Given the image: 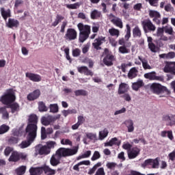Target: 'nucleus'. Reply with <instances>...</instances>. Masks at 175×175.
Returning a JSON list of instances; mask_svg holds the SVG:
<instances>
[{
	"mask_svg": "<svg viewBox=\"0 0 175 175\" xmlns=\"http://www.w3.org/2000/svg\"><path fill=\"white\" fill-rule=\"evenodd\" d=\"M79 149L75 148L74 149L69 148H59L53 154L50 160V163L52 166H57L61 163V158H66V157H72L76 155Z\"/></svg>",
	"mask_w": 175,
	"mask_h": 175,
	"instance_id": "f257e3e1",
	"label": "nucleus"
},
{
	"mask_svg": "<svg viewBox=\"0 0 175 175\" xmlns=\"http://www.w3.org/2000/svg\"><path fill=\"white\" fill-rule=\"evenodd\" d=\"M78 29L79 31V40L81 43H84L87 40L88 38H90L91 33V26L79 23L77 25Z\"/></svg>",
	"mask_w": 175,
	"mask_h": 175,
	"instance_id": "f03ea898",
	"label": "nucleus"
},
{
	"mask_svg": "<svg viewBox=\"0 0 175 175\" xmlns=\"http://www.w3.org/2000/svg\"><path fill=\"white\" fill-rule=\"evenodd\" d=\"M15 101L16 94L12 89L7 90V92L1 96V103L5 105V106H8L11 105V103H14Z\"/></svg>",
	"mask_w": 175,
	"mask_h": 175,
	"instance_id": "7ed1b4c3",
	"label": "nucleus"
},
{
	"mask_svg": "<svg viewBox=\"0 0 175 175\" xmlns=\"http://www.w3.org/2000/svg\"><path fill=\"white\" fill-rule=\"evenodd\" d=\"M103 64L106 65V66H113V62L114 61V56L111 51L109 50V49L105 48L104 49V52L103 53Z\"/></svg>",
	"mask_w": 175,
	"mask_h": 175,
	"instance_id": "20e7f679",
	"label": "nucleus"
},
{
	"mask_svg": "<svg viewBox=\"0 0 175 175\" xmlns=\"http://www.w3.org/2000/svg\"><path fill=\"white\" fill-rule=\"evenodd\" d=\"M150 90L152 91L153 94H156L157 95L163 94V92H165L167 95H170V91L167 90V88L159 83H152L150 86Z\"/></svg>",
	"mask_w": 175,
	"mask_h": 175,
	"instance_id": "39448f33",
	"label": "nucleus"
},
{
	"mask_svg": "<svg viewBox=\"0 0 175 175\" xmlns=\"http://www.w3.org/2000/svg\"><path fill=\"white\" fill-rule=\"evenodd\" d=\"M25 132L27 137L35 140L38 135V125L27 124Z\"/></svg>",
	"mask_w": 175,
	"mask_h": 175,
	"instance_id": "423d86ee",
	"label": "nucleus"
},
{
	"mask_svg": "<svg viewBox=\"0 0 175 175\" xmlns=\"http://www.w3.org/2000/svg\"><path fill=\"white\" fill-rule=\"evenodd\" d=\"M142 25L145 33H148V32H154V31L157 29L155 25H154L150 19H146L142 21Z\"/></svg>",
	"mask_w": 175,
	"mask_h": 175,
	"instance_id": "0eeeda50",
	"label": "nucleus"
},
{
	"mask_svg": "<svg viewBox=\"0 0 175 175\" xmlns=\"http://www.w3.org/2000/svg\"><path fill=\"white\" fill-rule=\"evenodd\" d=\"M64 39L67 40V42L76 40V39H77V31L74 28H68L64 35Z\"/></svg>",
	"mask_w": 175,
	"mask_h": 175,
	"instance_id": "6e6552de",
	"label": "nucleus"
},
{
	"mask_svg": "<svg viewBox=\"0 0 175 175\" xmlns=\"http://www.w3.org/2000/svg\"><path fill=\"white\" fill-rule=\"evenodd\" d=\"M20 159L25 161L27 159V154L24 153H19L18 152H13L8 159L9 162H18Z\"/></svg>",
	"mask_w": 175,
	"mask_h": 175,
	"instance_id": "1a4fd4ad",
	"label": "nucleus"
},
{
	"mask_svg": "<svg viewBox=\"0 0 175 175\" xmlns=\"http://www.w3.org/2000/svg\"><path fill=\"white\" fill-rule=\"evenodd\" d=\"M142 167H146V166H152V169H158L159 167V160H158V158L154 159H146L142 164Z\"/></svg>",
	"mask_w": 175,
	"mask_h": 175,
	"instance_id": "9d476101",
	"label": "nucleus"
},
{
	"mask_svg": "<svg viewBox=\"0 0 175 175\" xmlns=\"http://www.w3.org/2000/svg\"><path fill=\"white\" fill-rule=\"evenodd\" d=\"M149 17L153 18V23H155L157 25L161 24V14L157 10H149Z\"/></svg>",
	"mask_w": 175,
	"mask_h": 175,
	"instance_id": "9b49d317",
	"label": "nucleus"
},
{
	"mask_svg": "<svg viewBox=\"0 0 175 175\" xmlns=\"http://www.w3.org/2000/svg\"><path fill=\"white\" fill-rule=\"evenodd\" d=\"M163 121L167 122L168 126H175V115L174 114H167L163 116Z\"/></svg>",
	"mask_w": 175,
	"mask_h": 175,
	"instance_id": "f8f14e48",
	"label": "nucleus"
},
{
	"mask_svg": "<svg viewBox=\"0 0 175 175\" xmlns=\"http://www.w3.org/2000/svg\"><path fill=\"white\" fill-rule=\"evenodd\" d=\"M105 42H106V37L99 36L94 40V42L92 43V46L95 50H101L102 47H100V46H102Z\"/></svg>",
	"mask_w": 175,
	"mask_h": 175,
	"instance_id": "ddd939ff",
	"label": "nucleus"
},
{
	"mask_svg": "<svg viewBox=\"0 0 175 175\" xmlns=\"http://www.w3.org/2000/svg\"><path fill=\"white\" fill-rule=\"evenodd\" d=\"M165 73H172L175 75V62H168L163 68Z\"/></svg>",
	"mask_w": 175,
	"mask_h": 175,
	"instance_id": "4468645a",
	"label": "nucleus"
},
{
	"mask_svg": "<svg viewBox=\"0 0 175 175\" xmlns=\"http://www.w3.org/2000/svg\"><path fill=\"white\" fill-rule=\"evenodd\" d=\"M25 76L29 79V80H31V81H33L34 83H39V81H42V77L38 74L26 72Z\"/></svg>",
	"mask_w": 175,
	"mask_h": 175,
	"instance_id": "2eb2a0df",
	"label": "nucleus"
},
{
	"mask_svg": "<svg viewBox=\"0 0 175 175\" xmlns=\"http://www.w3.org/2000/svg\"><path fill=\"white\" fill-rule=\"evenodd\" d=\"M140 154V148L133 147L128 151V157L129 159H135Z\"/></svg>",
	"mask_w": 175,
	"mask_h": 175,
	"instance_id": "dca6fc26",
	"label": "nucleus"
},
{
	"mask_svg": "<svg viewBox=\"0 0 175 175\" xmlns=\"http://www.w3.org/2000/svg\"><path fill=\"white\" fill-rule=\"evenodd\" d=\"M37 152L39 155H49L51 152L46 145H38L37 146Z\"/></svg>",
	"mask_w": 175,
	"mask_h": 175,
	"instance_id": "f3484780",
	"label": "nucleus"
},
{
	"mask_svg": "<svg viewBox=\"0 0 175 175\" xmlns=\"http://www.w3.org/2000/svg\"><path fill=\"white\" fill-rule=\"evenodd\" d=\"M40 96V90H36L33 92H31L27 96V100L29 101L36 100V99H38Z\"/></svg>",
	"mask_w": 175,
	"mask_h": 175,
	"instance_id": "a211bd4d",
	"label": "nucleus"
},
{
	"mask_svg": "<svg viewBox=\"0 0 175 175\" xmlns=\"http://www.w3.org/2000/svg\"><path fill=\"white\" fill-rule=\"evenodd\" d=\"M77 70L79 73H83L85 76H94V72L85 66L78 67Z\"/></svg>",
	"mask_w": 175,
	"mask_h": 175,
	"instance_id": "6ab92c4d",
	"label": "nucleus"
},
{
	"mask_svg": "<svg viewBox=\"0 0 175 175\" xmlns=\"http://www.w3.org/2000/svg\"><path fill=\"white\" fill-rule=\"evenodd\" d=\"M44 172V166L38 167H31L29 170L30 175H40Z\"/></svg>",
	"mask_w": 175,
	"mask_h": 175,
	"instance_id": "aec40b11",
	"label": "nucleus"
},
{
	"mask_svg": "<svg viewBox=\"0 0 175 175\" xmlns=\"http://www.w3.org/2000/svg\"><path fill=\"white\" fill-rule=\"evenodd\" d=\"M129 90V85L125 83H121L119 85L118 94V95H122V94H126Z\"/></svg>",
	"mask_w": 175,
	"mask_h": 175,
	"instance_id": "412c9836",
	"label": "nucleus"
},
{
	"mask_svg": "<svg viewBox=\"0 0 175 175\" xmlns=\"http://www.w3.org/2000/svg\"><path fill=\"white\" fill-rule=\"evenodd\" d=\"M144 77L148 80H162L161 77L157 76V72L154 71L144 74Z\"/></svg>",
	"mask_w": 175,
	"mask_h": 175,
	"instance_id": "4be33fe9",
	"label": "nucleus"
},
{
	"mask_svg": "<svg viewBox=\"0 0 175 175\" xmlns=\"http://www.w3.org/2000/svg\"><path fill=\"white\" fill-rule=\"evenodd\" d=\"M39 121V118L35 113H31L29 116L28 123L31 125H38V122Z\"/></svg>",
	"mask_w": 175,
	"mask_h": 175,
	"instance_id": "5701e85b",
	"label": "nucleus"
},
{
	"mask_svg": "<svg viewBox=\"0 0 175 175\" xmlns=\"http://www.w3.org/2000/svg\"><path fill=\"white\" fill-rule=\"evenodd\" d=\"M1 16L3 17V20L6 21L8 20V17H12V11H10V9H8L7 10H5V8H1L0 9Z\"/></svg>",
	"mask_w": 175,
	"mask_h": 175,
	"instance_id": "b1692460",
	"label": "nucleus"
},
{
	"mask_svg": "<svg viewBox=\"0 0 175 175\" xmlns=\"http://www.w3.org/2000/svg\"><path fill=\"white\" fill-rule=\"evenodd\" d=\"M137 73H139V70L135 67H133L129 71L127 77L130 80H132L136 77H137Z\"/></svg>",
	"mask_w": 175,
	"mask_h": 175,
	"instance_id": "393cba45",
	"label": "nucleus"
},
{
	"mask_svg": "<svg viewBox=\"0 0 175 175\" xmlns=\"http://www.w3.org/2000/svg\"><path fill=\"white\" fill-rule=\"evenodd\" d=\"M81 165H85V166H90V165H91V161H90V160H84L80 161L73 166V170H75L76 172H80L79 166H81Z\"/></svg>",
	"mask_w": 175,
	"mask_h": 175,
	"instance_id": "a878e982",
	"label": "nucleus"
},
{
	"mask_svg": "<svg viewBox=\"0 0 175 175\" xmlns=\"http://www.w3.org/2000/svg\"><path fill=\"white\" fill-rule=\"evenodd\" d=\"M18 25H20V22H18L17 19H8V23H7V27H8V28H17Z\"/></svg>",
	"mask_w": 175,
	"mask_h": 175,
	"instance_id": "bb28decb",
	"label": "nucleus"
},
{
	"mask_svg": "<svg viewBox=\"0 0 175 175\" xmlns=\"http://www.w3.org/2000/svg\"><path fill=\"white\" fill-rule=\"evenodd\" d=\"M34 141L35 139L33 138L27 137V140L23 141L19 146L21 148H27V147H29L30 144H32V142Z\"/></svg>",
	"mask_w": 175,
	"mask_h": 175,
	"instance_id": "cd10ccee",
	"label": "nucleus"
},
{
	"mask_svg": "<svg viewBox=\"0 0 175 175\" xmlns=\"http://www.w3.org/2000/svg\"><path fill=\"white\" fill-rule=\"evenodd\" d=\"M121 142L117 137L112 138L109 142L105 144V147H113V146H120Z\"/></svg>",
	"mask_w": 175,
	"mask_h": 175,
	"instance_id": "c85d7f7f",
	"label": "nucleus"
},
{
	"mask_svg": "<svg viewBox=\"0 0 175 175\" xmlns=\"http://www.w3.org/2000/svg\"><path fill=\"white\" fill-rule=\"evenodd\" d=\"M111 23L118 27V28L122 29L124 28V25L122 24V20L120 18H115L111 19Z\"/></svg>",
	"mask_w": 175,
	"mask_h": 175,
	"instance_id": "c756f323",
	"label": "nucleus"
},
{
	"mask_svg": "<svg viewBox=\"0 0 175 175\" xmlns=\"http://www.w3.org/2000/svg\"><path fill=\"white\" fill-rule=\"evenodd\" d=\"M90 17L92 20H98V18H100V17H102V12H100L98 10H94L91 12Z\"/></svg>",
	"mask_w": 175,
	"mask_h": 175,
	"instance_id": "7c9ffc66",
	"label": "nucleus"
},
{
	"mask_svg": "<svg viewBox=\"0 0 175 175\" xmlns=\"http://www.w3.org/2000/svg\"><path fill=\"white\" fill-rule=\"evenodd\" d=\"M8 109H11V112L12 113H16V111H19L20 105L17 103H12L7 106Z\"/></svg>",
	"mask_w": 175,
	"mask_h": 175,
	"instance_id": "2f4dec72",
	"label": "nucleus"
},
{
	"mask_svg": "<svg viewBox=\"0 0 175 175\" xmlns=\"http://www.w3.org/2000/svg\"><path fill=\"white\" fill-rule=\"evenodd\" d=\"M8 107H0V114H2V118L3 120H9V112H8Z\"/></svg>",
	"mask_w": 175,
	"mask_h": 175,
	"instance_id": "473e14b6",
	"label": "nucleus"
},
{
	"mask_svg": "<svg viewBox=\"0 0 175 175\" xmlns=\"http://www.w3.org/2000/svg\"><path fill=\"white\" fill-rule=\"evenodd\" d=\"M144 85L143 80L139 79L137 82H135L132 84V88L134 91H139V88H142Z\"/></svg>",
	"mask_w": 175,
	"mask_h": 175,
	"instance_id": "72a5a7b5",
	"label": "nucleus"
},
{
	"mask_svg": "<svg viewBox=\"0 0 175 175\" xmlns=\"http://www.w3.org/2000/svg\"><path fill=\"white\" fill-rule=\"evenodd\" d=\"M138 59H139V61H141L142 66L145 70H147V69H152L151 66L148 64V61L146 60V58L143 59L142 58V57L138 56Z\"/></svg>",
	"mask_w": 175,
	"mask_h": 175,
	"instance_id": "f704fd0d",
	"label": "nucleus"
},
{
	"mask_svg": "<svg viewBox=\"0 0 175 175\" xmlns=\"http://www.w3.org/2000/svg\"><path fill=\"white\" fill-rule=\"evenodd\" d=\"M124 124L128 129V132H133L135 131V127L133 126V121L131 120H126Z\"/></svg>",
	"mask_w": 175,
	"mask_h": 175,
	"instance_id": "c9c22d12",
	"label": "nucleus"
},
{
	"mask_svg": "<svg viewBox=\"0 0 175 175\" xmlns=\"http://www.w3.org/2000/svg\"><path fill=\"white\" fill-rule=\"evenodd\" d=\"M133 38H142V30L139 26H136L133 29Z\"/></svg>",
	"mask_w": 175,
	"mask_h": 175,
	"instance_id": "e433bc0d",
	"label": "nucleus"
},
{
	"mask_svg": "<svg viewBox=\"0 0 175 175\" xmlns=\"http://www.w3.org/2000/svg\"><path fill=\"white\" fill-rule=\"evenodd\" d=\"M75 96H88V92L84 90H77L75 91Z\"/></svg>",
	"mask_w": 175,
	"mask_h": 175,
	"instance_id": "4c0bfd02",
	"label": "nucleus"
},
{
	"mask_svg": "<svg viewBox=\"0 0 175 175\" xmlns=\"http://www.w3.org/2000/svg\"><path fill=\"white\" fill-rule=\"evenodd\" d=\"M44 172L45 174L49 173V175H54L56 173L55 170L51 169L49 165L44 166Z\"/></svg>",
	"mask_w": 175,
	"mask_h": 175,
	"instance_id": "58836bf2",
	"label": "nucleus"
},
{
	"mask_svg": "<svg viewBox=\"0 0 175 175\" xmlns=\"http://www.w3.org/2000/svg\"><path fill=\"white\" fill-rule=\"evenodd\" d=\"M109 33L111 36H116V38H118V36H120V30L112 27L109 29Z\"/></svg>",
	"mask_w": 175,
	"mask_h": 175,
	"instance_id": "ea45409f",
	"label": "nucleus"
},
{
	"mask_svg": "<svg viewBox=\"0 0 175 175\" xmlns=\"http://www.w3.org/2000/svg\"><path fill=\"white\" fill-rule=\"evenodd\" d=\"M81 5V3H80L79 2H77L73 4H66V8H67V9H72V10L79 9Z\"/></svg>",
	"mask_w": 175,
	"mask_h": 175,
	"instance_id": "a19ab883",
	"label": "nucleus"
},
{
	"mask_svg": "<svg viewBox=\"0 0 175 175\" xmlns=\"http://www.w3.org/2000/svg\"><path fill=\"white\" fill-rule=\"evenodd\" d=\"M49 152H51V148H54L55 146H57V142L54 141H49L46 142V145H45Z\"/></svg>",
	"mask_w": 175,
	"mask_h": 175,
	"instance_id": "79ce46f5",
	"label": "nucleus"
},
{
	"mask_svg": "<svg viewBox=\"0 0 175 175\" xmlns=\"http://www.w3.org/2000/svg\"><path fill=\"white\" fill-rule=\"evenodd\" d=\"M38 110L39 111L43 112V111H47L49 109L46 106V104L43 103V101H40L38 103Z\"/></svg>",
	"mask_w": 175,
	"mask_h": 175,
	"instance_id": "37998d69",
	"label": "nucleus"
},
{
	"mask_svg": "<svg viewBox=\"0 0 175 175\" xmlns=\"http://www.w3.org/2000/svg\"><path fill=\"white\" fill-rule=\"evenodd\" d=\"M107 135H109V131L107 129H105L103 131L99 132V139L100 140H103L105 137H107Z\"/></svg>",
	"mask_w": 175,
	"mask_h": 175,
	"instance_id": "c03bdc74",
	"label": "nucleus"
},
{
	"mask_svg": "<svg viewBox=\"0 0 175 175\" xmlns=\"http://www.w3.org/2000/svg\"><path fill=\"white\" fill-rule=\"evenodd\" d=\"M77 110L75 109L63 111V116H64V117H68L69 114H77Z\"/></svg>",
	"mask_w": 175,
	"mask_h": 175,
	"instance_id": "a18cd8bd",
	"label": "nucleus"
},
{
	"mask_svg": "<svg viewBox=\"0 0 175 175\" xmlns=\"http://www.w3.org/2000/svg\"><path fill=\"white\" fill-rule=\"evenodd\" d=\"M10 129V127L6 124H3L0 126V135H3V133H6Z\"/></svg>",
	"mask_w": 175,
	"mask_h": 175,
	"instance_id": "49530a36",
	"label": "nucleus"
},
{
	"mask_svg": "<svg viewBox=\"0 0 175 175\" xmlns=\"http://www.w3.org/2000/svg\"><path fill=\"white\" fill-rule=\"evenodd\" d=\"M118 51L120 54H128L130 51L126 48V46H125V45H122L119 47Z\"/></svg>",
	"mask_w": 175,
	"mask_h": 175,
	"instance_id": "de8ad7c7",
	"label": "nucleus"
},
{
	"mask_svg": "<svg viewBox=\"0 0 175 175\" xmlns=\"http://www.w3.org/2000/svg\"><path fill=\"white\" fill-rule=\"evenodd\" d=\"M126 35L124 36V38L126 39V40H129V38H131V26L127 24L126 25Z\"/></svg>",
	"mask_w": 175,
	"mask_h": 175,
	"instance_id": "09e8293b",
	"label": "nucleus"
},
{
	"mask_svg": "<svg viewBox=\"0 0 175 175\" xmlns=\"http://www.w3.org/2000/svg\"><path fill=\"white\" fill-rule=\"evenodd\" d=\"M25 170H27V167L22 165L18 170H16L17 175H23L25 174Z\"/></svg>",
	"mask_w": 175,
	"mask_h": 175,
	"instance_id": "8fccbe9b",
	"label": "nucleus"
},
{
	"mask_svg": "<svg viewBox=\"0 0 175 175\" xmlns=\"http://www.w3.org/2000/svg\"><path fill=\"white\" fill-rule=\"evenodd\" d=\"M9 144H17L18 143V137H10L8 139Z\"/></svg>",
	"mask_w": 175,
	"mask_h": 175,
	"instance_id": "3c124183",
	"label": "nucleus"
},
{
	"mask_svg": "<svg viewBox=\"0 0 175 175\" xmlns=\"http://www.w3.org/2000/svg\"><path fill=\"white\" fill-rule=\"evenodd\" d=\"M50 111H51V113H58V105L57 104H51L50 105Z\"/></svg>",
	"mask_w": 175,
	"mask_h": 175,
	"instance_id": "603ef678",
	"label": "nucleus"
},
{
	"mask_svg": "<svg viewBox=\"0 0 175 175\" xmlns=\"http://www.w3.org/2000/svg\"><path fill=\"white\" fill-rule=\"evenodd\" d=\"M51 122V120H49L48 118L42 117L41 118V123L42 125H44L45 126H47V125H50Z\"/></svg>",
	"mask_w": 175,
	"mask_h": 175,
	"instance_id": "864d4df0",
	"label": "nucleus"
},
{
	"mask_svg": "<svg viewBox=\"0 0 175 175\" xmlns=\"http://www.w3.org/2000/svg\"><path fill=\"white\" fill-rule=\"evenodd\" d=\"M100 158V153L98 151H94L93 156L91 158V161H96Z\"/></svg>",
	"mask_w": 175,
	"mask_h": 175,
	"instance_id": "5fc2aeb1",
	"label": "nucleus"
},
{
	"mask_svg": "<svg viewBox=\"0 0 175 175\" xmlns=\"http://www.w3.org/2000/svg\"><path fill=\"white\" fill-rule=\"evenodd\" d=\"M164 32H165V33H168V35H172L173 28L170 26H165L164 27Z\"/></svg>",
	"mask_w": 175,
	"mask_h": 175,
	"instance_id": "6e6d98bb",
	"label": "nucleus"
},
{
	"mask_svg": "<svg viewBox=\"0 0 175 175\" xmlns=\"http://www.w3.org/2000/svg\"><path fill=\"white\" fill-rule=\"evenodd\" d=\"M148 49H150L152 53H157V46L155 44H154V42L148 44Z\"/></svg>",
	"mask_w": 175,
	"mask_h": 175,
	"instance_id": "4d7b16f0",
	"label": "nucleus"
},
{
	"mask_svg": "<svg viewBox=\"0 0 175 175\" xmlns=\"http://www.w3.org/2000/svg\"><path fill=\"white\" fill-rule=\"evenodd\" d=\"M61 144L63 146H72V141H70L69 139H63L61 140Z\"/></svg>",
	"mask_w": 175,
	"mask_h": 175,
	"instance_id": "13d9d810",
	"label": "nucleus"
},
{
	"mask_svg": "<svg viewBox=\"0 0 175 175\" xmlns=\"http://www.w3.org/2000/svg\"><path fill=\"white\" fill-rule=\"evenodd\" d=\"M94 175H106V172H105V168L103 167L98 168Z\"/></svg>",
	"mask_w": 175,
	"mask_h": 175,
	"instance_id": "bf43d9fd",
	"label": "nucleus"
},
{
	"mask_svg": "<svg viewBox=\"0 0 175 175\" xmlns=\"http://www.w3.org/2000/svg\"><path fill=\"white\" fill-rule=\"evenodd\" d=\"M23 4H24V1H23V0H15L14 8L16 9H18L19 8V6H21Z\"/></svg>",
	"mask_w": 175,
	"mask_h": 175,
	"instance_id": "052dcab7",
	"label": "nucleus"
},
{
	"mask_svg": "<svg viewBox=\"0 0 175 175\" xmlns=\"http://www.w3.org/2000/svg\"><path fill=\"white\" fill-rule=\"evenodd\" d=\"M116 166H117V163H116L114 162H111V163H107V169L114 170V168L116 167Z\"/></svg>",
	"mask_w": 175,
	"mask_h": 175,
	"instance_id": "680f3d73",
	"label": "nucleus"
},
{
	"mask_svg": "<svg viewBox=\"0 0 175 175\" xmlns=\"http://www.w3.org/2000/svg\"><path fill=\"white\" fill-rule=\"evenodd\" d=\"M158 1L159 0H146V2H149L150 6H158Z\"/></svg>",
	"mask_w": 175,
	"mask_h": 175,
	"instance_id": "e2e57ef3",
	"label": "nucleus"
},
{
	"mask_svg": "<svg viewBox=\"0 0 175 175\" xmlns=\"http://www.w3.org/2000/svg\"><path fill=\"white\" fill-rule=\"evenodd\" d=\"M81 53V51L79 49L77 48L72 51V55L74 57H79Z\"/></svg>",
	"mask_w": 175,
	"mask_h": 175,
	"instance_id": "0e129e2a",
	"label": "nucleus"
},
{
	"mask_svg": "<svg viewBox=\"0 0 175 175\" xmlns=\"http://www.w3.org/2000/svg\"><path fill=\"white\" fill-rule=\"evenodd\" d=\"M164 9L165 12H173L174 10V8L172 7V4L169 3L165 5Z\"/></svg>",
	"mask_w": 175,
	"mask_h": 175,
	"instance_id": "69168bd1",
	"label": "nucleus"
},
{
	"mask_svg": "<svg viewBox=\"0 0 175 175\" xmlns=\"http://www.w3.org/2000/svg\"><path fill=\"white\" fill-rule=\"evenodd\" d=\"M122 148L124 150H128V151H130L132 148V145L129 143H126L122 145Z\"/></svg>",
	"mask_w": 175,
	"mask_h": 175,
	"instance_id": "338daca9",
	"label": "nucleus"
},
{
	"mask_svg": "<svg viewBox=\"0 0 175 175\" xmlns=\"http://www.w3.org/2000/svg\"><path fill=\"white\" fill-rule=\"evenodd\" d=\"M168 158L170 159V161H174V158H175V150L172 151V152H170L168 154Z\"/></svg>",
	"mask_w": 175,
	"mask_h": 175,
	"instance_id": "774afa93",
	"label": "nucleus"
}]
</instances>
